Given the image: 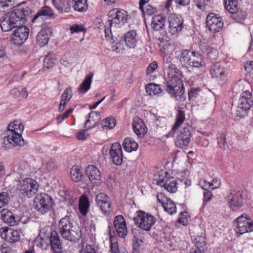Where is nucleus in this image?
Segmentation results:
<instances>
[{
    "label": "nucleus",
    "instance_id": "1",
    "mask_svg": "<svg viewBox=\"0 0 253 253\" xmlns=\"http://www.w3.org/2000/svg\"><path fill=\"white\" fill-rule=\"evenodd\" d=\"M167 77L165 80L166 91L171 97L180 101L184 100L183 94L184 88L181 77L182 72L177 68L175 65L169 64L165 66Z\"/></svg>",
    "mask_w": 253,
    "mask_h": 253
},
{
    "label": "nucleus",
    "instance_id": "2",
    "mask_svg": "<svg viewBox=\"0 0 253 253\" xmlns=\"http://www.w3.org/2000/svg\"><path fill=\"white\" fill-rule=\"evenodd\" d=\"M31 13L32 10L26 5L21 6L7 12L0 20L2 31L4 32H9L24 24Z\"/></svg>",
    "mask_w": 253,
    "mask_h": 253
},
{
    "label": "nucleus",
    "instance_id": "3",
    "mask_svg": "<svg viewBox=\"0 0 253 253\" xmlns=\"http://www.w3.org/2000/svg\"><path fill=\"white\" fill-rule=\"evenodd\" d=\"M24 128V125L17 122L9 125L7 126L6 135L3 138L2 147L5 149H9L17 146H23L25 142L21 133Z\"/></svg>",
    "mask_w": 253,
    "mask_h": 253
},
{
    "label": "nucleus",
    "instance_id": "4",
    "mask_svg": "<svg viewBox=\"0 0 253 253\" xmlns=\"http://www.w3.org/2000/svg\"><path fill=\"white\" fill-rule=\"evenodd\" d=\"M177 58L181 67L188 70L200 69L205 65L204 57L196 50L182 49Z\"/></svg>",
    "mask_w": 253,
    "mask_h": 253
},
{
    "label": "nucleus",
    "instance_id": "5",
    "mask_svg": "<svg viewBox=\"0 0 253 253\" xmlns=\"http://www.w3.org/2000/svg\"><path fill=\"white\" fill-rule=\"evenodd\" d=\"M28 168L27 164H22L17 169V172L20 175L22 178L18 183V187L21 193L26 195L27 197H30L33 196L38 191L39 185L37 181L31 178H23L26 174V170Z\"/></svg>",
    "mask_w": 253,
    "mask_h": 253
},
{
    "label": "nucleus",
    "instance_id": "6",
    "mask_svg": "<svg viewBox=\"0 0 253 253\" xmlns=\"http://www.w3.org/2000/svg\"><path fill=\"white\" fill-rule=\"evenodd\" d=\"M54 204L52 198L46 193L37 195L34 200L35 209L42 214L50 211Z\"/></svg>",
    "mask_w": 253,
    "mask_h": 253
},
{
    "label": "nucleus",
    "instance_id": "7",
    "mask_svg": "<svg viewBox=\"0 0 253 253\" xmlns=\"http://www.w3.org/2000/svg\"><path fill=\"white\" fill-rule=\"evenodd\" d=\"M136 216L133 218L135 224L140 229L149 231L156 222V218L153 215L141 210L136 212Z\"/></svg>",
    "mask_w": 253,
    "mask_h": 253
},
{
    "label": "nucleus",
    "instance_id": "8",
    "mask_svg": "<svg viewBox=\"0 0 253 253\" xmlns=\"http://www.w3.org/2000/svg\"><path fill=\"white\" fill-rule=\"evenodd\" d=\"M108 20L106 23L105 27L111 28L113 26L117 27L120 23H125L127 19V12L122 9L114 8L109 11Z\"/></svg>",
    "mask_w": 253,
    "mask_h": 253
},
{
    "label": "nucleus",
    "instance_id": "9",
    "mask_svg": "<svg viewBox=\"0 0 253 253\" xmlns=\"http://www.w3.org/2000/svg\"><path fill=\"white\" fill-rule=\"evenodd\" d=\"M235 230L236 234L240 236L244 233L253 231V221L247 214H242L236 218Z\"/></svg>",
    "mask_w": 253,
    "mask_h": 253
},
{
    "label": "nucleus",
    "instance_id": "10",
    "mask_svg": "<svg viewBox=\"0 0 253 253\" xmlns=\"http://www.w3.org/2000/svg\"><path fill=\"white\" fill-rule=\"evenodd\" d=\"M253 104L252 94L249 91L243 92L240 96L238 105L236 109L237 115L239 117H244L247 115L249 110Z\"/></svg>",
    "mask_w": 253,
    "mask_h": 253
},
{
    "label": "nucleus",
    "instance_id": "11",
    "mask_svg": "<svg viewBox=\"0 0 253 253\" xmlns=\"http://www.w3.org/2000/svg\"><path fill=\"white\" fill-rule=\"evenodd\" d=\"M164 173L165 176L159 175L158 178L155 179L156 183L161 187H164L169 193L176 192L177 189L176 180L173 177H168V172L165 171Z\"/></svg>",
    "mask_w": 253,
    "mask_h": 253
},
{
    "label": "nucleus",
    "instance_id": "12",
    "mask_svg": "<svg viewBox=\"0 0 253 253\" xmlns=\"http://www.w3.org/2000/svg\"><path fill=\"white\" fill-rule=\"evenodd\" d=\"M206 25L210 32L217 33L221 30L223 23L218 14L211 13L207 16Z\"/></svg>",
    "mask_w": 253,
    "mask_h": 253
},
{
    "label": "nucleus",
    "instance_id": "13",
    "mask_svg": "<svg viewBox=\"0 0 253 253\" xmlns=\"http://www.w3.org/2000/svg\"><path fill=\"white\" fill-rule=\"evenodd\" d=\"M29 35V28L25 26H19L11 35L12 42L16 45H20L27 40Z\"/></svg>",
    "mask_w": 253,
    "mask_h": 253
},
{
    "label": "nucleus",
    "instance_id": "14",
    "mask_svg": "<svg viewBox=\"0 0 253 253\" xmlns=\"http://www.w3.org/2000/svg\"><path fill=\"white\" fill-rule=\"evenodd\" d=\"M169 32L172 34L180 32L184 27V19L181 15L170 14L168 18Z\"/></svg>",
    "mask_w": 253,
    "mask_h": 253
},
{
    "label": "nucleus",
    "instance_id": "15",
    "mask_svg": "<svg viewBox=\"0 0 253 253\" xmlns=\"http://www.w3.org/2000/svg\"><path fill=\"white\" fill-rule=\"evenodd\" d=\"M190 126L184 127L176 137L175 143L176 146L184 148L186 147L191 139V133L190 130Z\"/></svg>",
    "mask_w": 253,
    "mask_h": 253
},
{
    "label": "nucleus",
    "instance_id": "16",
    "mask_svg": "<svg viewBox=\"0 0 253 253\" xmlns=\"http://www.w3.org/2000/svg\"><path fill=\"white\" fill-rule=\"evenodd\" d=\"M109 154L114 165L120 166L122 164L123 155L122 146L119 143L116 142L111 145Z\"/></svg>",
    "mask_w": 253,
    "mask_h": 253
},
{
    "label": "nucleus",
    "instance_id": "17",
    "mask_svg": "<svg viewBox=\"0 0 253 253\" xmlns=\"http://www.w3.org/2000/svg\"><path fill=\"white\" fill-rule=\"evenodd\" d=\"M122 41H120L119 43H117L118 46H116L115 50L118 51V49L121 48V42H125L126 45L130 48H134L136 45L138 41V37L135 30H130L124 34Z\"/></svg>",
    "mask_w": 253,
    "mask_h": 253
},
{
    "label": "nucleus",
    "instance_id": "18",
    "mask_svg": "<svg viewBox=\"0 0 253 253\" xmlns=\"http://www.w3.org/2000/svg\"><path fill=\"white\" fill-rule=\"evenodd\" d=\"M54 16L53 10L49 6H45L40 9L35 15L32 22L33 23H42L44 19H50Z\"/></svg>",
    "mask_w": 253,
    "mask_h": 253
},
{
    "label": "nucleus",
    "instance_id": "19",
    "mask_svg": "<svg viewBox=\"0 0 253 253\" xmlns=\"http://www.w3.org/2000/svg\"><path fill=\"white\" fill-rule=\"evenodd\" d=\"M0 236L8 243H15L20 240L21 235L19 231L13 229L6 228H0Z\"/></svg>",
    "mask_w": 253,
    "mask_h": 253
},
{
    "label": "nucleus",
    "instance_id": "20",
    "mask_svg": "<svg viewBox=\"0 0 253 253\" xmlns=\"http://www.w3.org/2000/svg\"><path fill=\"white\" fill-rule=\"evenodd\" d=\"M158 201L162 204L165 211L170 214L176 212V208L175 203L169 198H168L164 193L161 192L157 195Z\"/></svg>",
    "mask_w": 253,
    "mask_h": 253
},
{
    "label": "nucleus",
    "instance_id": "21",
    "mask_svg": "<svg viewBox=\"0 0 253 253\" xmlns=\"http://www.w3.org/2000/svg\"><path fill=\"white\" fill-rule=\"evenodd\" d=\"M50 246L52 253H67L64 249L58 233L52 231L50 236Z\"/></svg>",
    "mask_w": 253,
    "mask_h": 253
},
{
    "label": "nucleus",
    "instance_id": "22",
    "mask_svg": "<svg viewBox=\"0 0 253 253\" xmlns=\"http://www.w3.org/2000/svg\"><path fill=\"white\" fill-rule=\"evenodd\" d=\"M113 224L118 236L121 238L125 237L127 234V230L126 220L124 216L122 215L116 216Z\"/></svg>",
    "mask_w": 253,
    "mask_h": 253
},
{
    "label": "nucleus",
    "instance_id": "23",
    "mask_svg": "<svg viewBox=\"0 0 253 253\" xmlns=\"http://www.w3.org/2000/svg\"><path fill=\"white\" fill-rule=\"evenodd\" d=\"M210 73L212 77L217 79L219 82V84H223L226 81L225 69L219 62H217L211 66Z\"/></svg>",
    "mask_w": 253,
    "mask_h": 253
},
{
    "label": "nucleus",
    "instance_id": "24",
    "mask_svg": "<svg viewBox=\"0 0 253 253\" xmlns=\"http://www.w3.org/2000/svg\"><path fill=\"white\" fill-rule=\"evenodd\" d=\"M61 237L71 242H78L81 237V231L79 228L67 229L60 233Z\"/></svg>",
    "mask_w": 253,
    "mask_h": 253
},
{
    "label": "nucleus",
    "instance_id": "25",
    "mask_svg": "<svg viewBox=\"0 0 253 253\" xmlns=\"http://www.w3.org/2000/svg\"><path fill=\"white\" fill-rule=\"evenodd\" d=\"M1 219L5 223L10 226L17 225L20 220L18 216H15L9 210L3 209L0 211Z\"/></svg>",
    "mask_w": 253,
    "mask_h": 253
},
{
    "label": "nucleus",
    "instance_id": "26",
    "mask_svg": "<svg viewBox=\"0 0 253 253\" xmlns=\"http://www.w3.org/2000/svg\"><path fill=\"white\" fill-rule=\"evenodd\" d=\"M72 1V0H52V4L60 13L69 12L73 5Z\"/></svg>",
    "mask_w": 253,
    "mask_h": 253
},
{
    "label": "nucleus",
    "instance_id": "27",
    "mask_svg": "<svg viewBox=\"0 0 253 253\" xmlns=\"http://www.w3.org/2000/svg\"><path fill=\"white\" fill-rule=\"evenodd\" d=\"M132 127L134 132L139 137H143L147 132V128L143 120L136 117L133 119Z\"/></svg>",
    "mask_w": 253,
    "mask_h": 253
},
{
    "label": "nucleus",
    "instance_id": "28",
    "mask_svg": "<svg viewBox=\"0 0 253 253\" xmlns=\"http://www.w3.org/2000/svg\"><path fill=\"white\" fill-rule=\"evenodd\" d=\"M227 201L230 207L233 210L241 207L243 203L241 193L240 192L230 193V195L228 196Z\"/></svg>",
    "mask_w": 253,
    "mask_h": 253
},
{
    "label": "nucleus",
    "instance_id": "29",
    "mask_svg": "<svg viewBox=\"0 0 253 253\" xmlns=\"http://www.w3.org/2000/svg\"><path fill=\"white\" fill-rule=\"evenodd\" d=\"M52 31L48 27L42 28L37 36V42L41 47L43 46L48 43Z\"/></svg>",
    "mask_w": 253,
    "mask_h": 253
},
{
    "label": "nucleus",
    "instance_id": "30",
    "mask_svg": "<svg viewBox=\"0 0 253 253\" xmlns=\"http://www.w3.org/2000/svg\"><path fill=\"white\" fill-rule=\"evenodd\" d=\"M85 174L92 183H97L100 180V172L95 166H88L86 168Z\"/></svg>",
    "mask_w": 253,
    "mask_h": 253
},
{
    "label": "nucleus",
    "instance_id": "31",
    "mask_svg": "<svg viewBox=\"0 0 253 253\" xmlns=\"http://www.w3.org/2000/svg\"><path fill=\"white\" fill-rule=\"evenodd\" d=\"M166 22V17L162 14L153 16L151 23V27L155 31H161L164 29Z\"/></svg>",
    "mask_w": 253,
    "mask_h": 253
},
{
    "label": "nucleus",
    "instance_id": "32",
    "mask_svg": "<svg viewBox=\"0 0 253 253\" xmlns=\"http://www.w3.org/2000/svg\"><path fill=\"white\" fill-rule=\"evenodd\" d=\"M78 228L73 224V219L71 215H66L62 218L58 223L59 233L67 229Z\"/></svg>",
    "mask_w": 253,
    "mask_h": 253
},
{
    "label": "nucleus",
    "instance_id": "33",
    "mask_svg": "<svg viewBox=\"0 0 253 253\" xmlns=\"http://www.w3.org/2000/svg\"><path fill=\"white\" fill-rule=\"evenodd\" d=\"M93 75V73H90L85 76L78 89L80 94H84L90 89Z\"/></svg>",
    "mask_w": 253,
    "mask_h": 253
},
{
    "label": "nucleus",
    "instance_id": "34",
    "mask_svg": "<svg viewBox=\"0 0 253 253\" xmlns=\"http://www.w3.org/2000/svg\"><path fill=\"white\" fill-rule=\"evenodd\" d=\"M89 207L88 199L86 196L82 195L79 200V210L83 216L86 215L88 211Z\"/></svg>",
    "mask_w": 253,
    "mask_h": 253
},
{
    "label": "nucleus",
    "instance_id": "35",
    "mask_svg": "<svg viewBox=\"0 0 253 253\" xmlns=\"http://www.w3.org/2000/svg\"><path fill=\"white\" fill-rule=\"evenodd\" d=\"M123 146L124 150L128 152L136 151L138 148L137 143L133 139L130 137H127L125 139Z\"/></svg>",
    "mask_w": 253,
    "mask_h": 253
},
{
    "label": "nucleus",
    "instance_id": "36",
    "mask_svg": "<svg viewBox=\"0 0 253 253\" xmlns=\"http://www.w3.org/2000/svg\"><path fill=\"white\" fill-rule=\"evenodd\" d=\"M247 16V12L242 9H237L235 11L231 13V18L235 22L242 23Z\"/></svg>",
    "mask_w": 253,
    "mask_h": 253
},
{
    "label": "nucleus",
    "instance_id": "37",
    "mask_svg": "<svg viewBox=\"0 0 253 253\" xmlns=\"http://www.w3.org/2000/svg\"><path fill=\"white\" fill-rule=\"evenodd\" d=\"M145 89L146 92L150 95H158L162 92V89L160 85L153 83L147 84Z\"/></svg>",
    "mask_w": 253,
    "mask_h": 253
},
{
    "label": "nucleus",
    "instance_id": "38",
    "mask_svg": "<svg viewBox=\"0 0 253 253\" xmlns=\"http://www.w3.org/2000/svg\"><path fill=\"white\" fill-rule=\"evenodd\" d=\"M71 178L75 182H79L82 180L83 175L81 170L77 166H73L70 170Z\"/></svg>",
    "mask_w": 253,
    "mask_h": 253
},
{
    "label": "nucleus",
    "instance_id": "39",
    "mask_svg": "<svg viewBox=\"0 0 253 253\" xmlns=\"http://www.w3.org/2000/svg\"><path fill=\"white\" fill-rule=\"evenodd\" d=\"M74 1L73 7L75 10L84 12L87 9V0H74Z\"/></svg>",
    "mask_w": 253,
    "mask_h": 253
},
{
    "label": "nucleus",
    "instance_id": "40",
    "mask_svg": "<svg viewBox=\"0 0 253 253\" xmlns=\"http://www.w3.org/2000/svg\"><path fill=\"white\" fill-rule=\"evenodd\" d=\"M224 6L226 9L230 13L234 12L239 8L237 0H225L224 1Z\"/></svg>",
    "mask_w": 253,
    "mask_h": 253
},
{
    "label": "nucleus",
    "instance_id": "41",
    "mask_svg": "<svg viewBox=\"0 0 253 253\" xmlns=\"http://www.w3.org/2000/svg\"><path fill=\"white\" fill-rule=\"evenodd\" d=\"M194 243L197 248V251H204L206 246V237L203 236H197L194 239Z\"/></svg>",
    "mask_w": 253,
    "mask_h": 253
},
{
    "label": "nucleus",
    "instance_id": "42",
    "mask_svg": "<svg viewBox=\"0 0 253 253\" xmlns=\"http://www.w3.org/2000/svg\"><path fill=\"white\" fill-rule=\"evenodd\" d=\"M55 59L52 56V53L49 52L43 60V67L47 69L52 67L55 64Z\"/></svg>",
    "mask_w": 253,
    "mask_h": 253
},
{
    "label": "nucleus",
    "instance_id": "43",
    "mask_svg": "<svg viewBox=\"0 0 253 253\" xmlns=\"http://www.w3.org/2000/svg\"><path fill=\"white\" fill-rule=\"evenodd\" d=\"M103 127L106 129H112L116 126V120L114 118L108 117L102 121Z\"/></svg>",
    "mask_w": 253,
    "mask_h": 253
},
{
    "label": "nucleus",
    "instance_id": "44",
    "mask_svg": "<svg viewBox=\"0 0 253 253\" xmlns=\"http://www.w3.org/2000/svg\"><path fill=\"white\" fill-rule=\"evenodd\" d=\"M72 96V89L71 86H68L64 91L61 97V101L67 103Z\"/></svg>",
    "mask_w": 253,
    "mask_h": 253
},
{
    "label": "nucleus",
    "instance_id": "45",
    "mask_svg": "<svg viewBox=\"0 0 253 253\" xmlns=\"http://www.w3.org/2000/svg\"><path fill=\"white\" fill-rule=\"evenodd\" d=\"M144 247V243L142 240L136 239L133 243L132 253H141Z\"/></svg>",
    "mask_w": 253,
    "mask_h": 253
},
{
    "label": "nucleus",
    "instance_id": "46",
    "mask_svg": "<svg viewBox=\"0 0 253 253\" xmlns=\"http://www.w3.org/2000/svg\"><path fill=\"white\" fill-rule=\"evenodd\" d=\"M115 237H113L110 234V251L112 253H118L120 251V248H119L118 243L116 241Z\"/></svg>",
    "mask_w": 253,
    "mask_h": 253
},
{
    "label": "nucleus",
    "instance_id": "47",
    "mask_svg": "<svg viewBox=\"0 0 253 253\" xmlns=\"http://www.w3.org/2000/svg\"><path fill=\"white\" fill-rule=\"evenodd\" d=\"M217 143L220 148L222 149H227L228 146L226 141L225 134L222 133L217 137Z\"/></svg>",
    "mask_w": 253,
    "mask_h": 253
},
{
    "label": "nucleus",
    "instance_id": "48",
    "mask_svg": "<svg viewBox=\"0 0 253 253\" xmlns=\"http://www.w3.org/2000/svg\"><path fill=\"white\" fill-rule=\"evenodd\" d=\"M109 200V197L108 196L103 193H100L98 194L95 198V201L97 203V205L99 207L103 203L106 202Z\"/></svg>",
    "mask_w": 253,
    "mask_h": 253
},
{
    "label": "nucleus",
    "instance_id": "49",
    "mask_svg": "<svg viewBox=\"0 0 253 253\" xmlns=\"http://www.w3.org/2000/svg\"><path fill=\"white\" fill-rule=\"evenodd\" d=\"M9 196L7 192L0 193V209L8 203Z\"/></svg>",
    "mask_w": 253,
    "mask_h": 253
},
{
    "label": "nucleus",
    "instance_id": "50",
    "mask_svg": "<svg viewBox=\"0 0 253 253\" xmlns=\"http://www.w3.org/2000/svg\"><path fill=\"white\" fill-rule=\"evenodd\" d=\"M144 14L151 15L156 12V8L153 6L151 4H147L144 7V9H140Z\"/></svg>",
    "mask_w": 253,
    "mask_h": 253
},
{
    "label": "nucleus",
    "instance_id": "51",
    "mask_svg": "<svg viewBox=\"0 0 253 253\" xmlns=\"http://www.w3.org/2000/svg\"><path fill=\"white\" fill-rule=\"evenodd\" d=\"M111 204L108 200L106 202L103 203L102 205L99 206V207L102 211V213L104 214H106L109 213L111 212Z\"/></svg>",
    "mask_w": 253,
    "mask_h": 253
},
{
    "label": "nucleus",
    "instance_id": "52",
    "mask_svg": "<svg viewBox=\"0 0 253 253\" xmlns=\"http://www.w3.org/2000/svg\"><path fill=\"white\" fill-rule=\"evenodd\" d=\"M70 29L72 33L85 31V29L82 25L74 24L70 27Z\"/></svg>",
    "mask_w": 253,
    "mask_h": 253
},
{
    "label": "nucleus",
    "instance_id": "53",
    "mask_svg": "<svg viewBox=\"0 0 253 253\" xmlns=\"http://www.w3.org/2000/svg\"><path fill=\"white\" fill-rule=\"evenodd\" d=\"M91 115H94L96 117H99L100 116V113L98 112L91 111L90 112L88 115V119L85 121L84 123V127L86 128V130L92 128L94 127V125L93 126H87V124L90 122V118H91Z\"/></svg>",
    "mask_w": 253,
    "mask_h": 253
},
{
    "label": "nucleus",
    "instance_id": "54",
    "mask_svg": "<svg viewBox=\"0 0 253 253\" xmlns=\"http://www.w3.org/2000/svg\"><path fill=\"white\" fill-rule=\"evenodd\" d=\"M13 0H0V11L2 9L4 10L5 8L12 5Z\"/></svg>",
    "mask_w": 253,
    "mask_h": 253
},
{
    "label": "nucleus",
    "instance_id": "55",
    "mask_svg": "<svg viewBox=\"0 0 253 253\" xmlns=\"http://www.w3.org/2000/svg\"><path fill=\"white\" fill-rule=\"evenodd\" d=\"M200 89L199 88H192L188 92V98L190 100H193L198 95Z\"/></svg>",
    "mask_w": 253,
    "mask_h": 253
},
{
    "label": "nucleus",
    "instance_id": "56",
    "mask_svg": "<svg viewBox=\"0 0 253 253\" xmlns=\"http://www.w3.org/2000/svg\"><path fill=\"white\" fill-rule=\"evenodd\" d=\"M185 120V113L182 110H178L176 115L175 122L182 124Z\"/></svg>",
    "mask_w": 253,
    "mask_h": 253
},
{
    "label": "nucleus",
    "instance_id": "57",
    "mask_svg": "<svg viewBox=\"0 0 253 253\" xmlns=\"http://www.w3.org/2000/svg\"><path fill=\"white\" fill-rule=\"evenodd\" d=\"M158 68V63L156 61H153L151 63L149 64V65L148 66L147 70H146V73L147 74H150L151 73H153L156 69Z\"/></svg>",
    "mask_w": 253,
    "mask_h": 253
},
{
    "label": "nucleus",
    "instance_id": "58",
    "mask_svg": "<svg viewBox=\"0 0 253 253\" xmlns=\"http://www.w3.org/2000/svg\"><path fill=\"white\" fill-rule=\"evenodd\" d=\"M73 110H74V108H70L69 110H68L67 111H66V112H65L63 114L58 116L57 118V120L59 122H61L64 119L67 118L69 117V115L71 113H72Z\"/></svg>",
    "mask_w": 253,
    "mask_h": 253
},
{
    "label": "nucleus",
    "instance_id": "59",
    "mask_svg": "<svg viewBox=\"0 0 253 253\" xmlns=\"http://www.w3.org/2000/svg\"><path fill=\"white\" fill-rule=\"evenodd\" d=\"M187 212L186 211L180 212L181 216L178 218L177 222L183 225H187L188 223L187 217H184Z\"/></svg>",
    "mask_w": 253,
    "mask_h": 253
},
{
    "label": "nucleus",
    "instance_id": "60",
    "mask_svg": "<svg viewBox=\"0 0 253 253\" xmlns=\"http://www.w3.org/2000/svg\"><path fill=\"white\" fill-rule=\"evenodd\" d=\"M244 67L247 73L253 75V61L247 62L244 65Z\"/></svg>",
    "mask_w": 253,
    "mask_h": 253
},
{
    "label": "nucleus",
    "instance_id": "61",
    "mask_svg": "<svg viewBox=\"0 0 253 253\" xmlns=\"http://www.w3.org/2000/svg\"><path fill=\"white\" fill-rule=\"evenodd\" d=\"M56 167V165L52 161H49L46 164V169L49 172L53 171Z\"/></svg>",
    "mask_w": 253,
    "mask_h": 253
},
{
    "label": "nucleus",
    "instance_id": "62",
    "mask_svg": "<svg viewBox=\"0 0 253 253\" xmlns=\"http://www.w3.org/2000/svg\"><path fill=\"white\" fill-rule=\"evenodd\" d=\"M208 184L209 187H211L212 189H213L218 186L219 183L217 179H214L211 182H208Z\"/></svg>",
    "mask_w": 253,
    "mask_h": 253
},
{
    "label": "nucleus",
    "instance_id": "63",
    "mask_svg": "<svg viewBox=\"0 0 253 253\" xmlns=\"http://www.w3.org/2000/svg\"><path fill=\"white\" fill-rule=\"evenodd\" d=\"M203 195V200L206 202H207L208 201H209L211 197L212 196V194L211 192L207 190H206L205 191H204Z\"/></svg>",
    "mask_w": 253,
    "mask_h": 253
},
{
    "label": "nucleus",
    "instance_id": "64",
    "mask_svg": "<svg viewBox=\"0 0 253 253\" xmlns=\"http://www.w3.org/2000/svg\"><path fill=\"white\" fill-rule=\"evenodd\" d=\"M84 253H96V252L91 246L87 245L84 249Z\"/></svg>",
    "mask_w": 253,
    "mask_h": 253
}]
</instances>
